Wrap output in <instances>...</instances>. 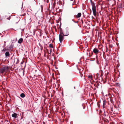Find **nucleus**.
I'll list each match as a JSON object with an SVG mask.
<instances>
[{"label":"nucleus","instance_id":"nucleus-1","mask_svg":"<svg viewBox=\"0 0 124 124\" xmlns=\"http://www.w3.org/2000/svg\"><path fill=\"white\" fill-rule=\"evenodd\" d=\"M91 5L92 6V9L93 15L96 16V7L94 3L92 2V0H90Z\"/></svg>","mask_w":124,"mask_h":124},{"label":"nucleus","instance_id":"nucleus-2","mask_svg":"<svg viewBox=\"0 0 124 124\" xmlns=\"http://www.w3.org/2000/svg\"><path fill=\"white\" fill-rule=\"evenodd\" d=\"M69 34V32L68 31L67 32L66 34L64 35L63 34V33L61 32V34H60L59 35V40L61 43L62 42L63 40L64 39V36H68Z\"/></svg>","mask_w":124,"mask_h":124},{"label":"nucleus","instance_id":"nucleus-3","mask_svg":"<svg viewBox=\"0 0 124 124\" xmlns=\"http://www.w3.org/2000/svg\"><path fill=\"white\" fill-rule=\"evenodd\" d=\"M8 69V66H5L1 68L0 69V74H3L4 72L7 71Z\"/></svg>","mask_w":124,"mask_h":124},{"label":"nucleus","instance_id":"nucleus-4","mask_svg":"<svg viewBox=\"0 0 124 124\" xmlns=\"http://www.w3.org/2000/svg\"><path fill=\"white\" fill-rule=\"evenodd\" d=\"M93 52L95 54H96L99 52V51L97 48H95L93 50Z\"/></svg>","mask_w":124,"mask_h":124},{"label":"nucleus","instance_id":"nucleus-5","mask_svg":"<svg viewBox=\"0 0 124 124\" xmlns=\"http://www.w3.org/2000/svg\"><path fill=\"white\" fill-rule=\"evenodd\" d=\"M17 114L16 113H14L13 114H12V117L14 118V119L16 118L17 117Z\"/></svg>","mask_w":124,"mask_h":124},{"label":"nucleus","instance_id":"nucleus-6","mask_svg":"<svg viewBox=\"0 0 124 124\" xmlns=\"http://www.w3.org/2000/svg\"><path fill=\"white\" fill-rule=\"evenodd\" d=\"M5 55L6 57L7 58L9 57L10 56V54L9 52L7 51L5 53Z\"/></svg>","mask_w":124,"mask_h":124},{"label":"nucleus","instance_id":"nucleus-7","mask_svg":"<svg viewBox=\"0 0 124 124\" xmlns=\"http://www.w3.org/2000/svg\"><path fill=\"white\" fill-rule=\"evenodd\" d=\"M122 4H120L118 6L117 9H119V10H122Z\"/></svg>","mask_w":124,"mask_h":124},{"label":"nucleus","instance_id":"nucleus-8","mask_svg":"<svg viewBox=\"0 0 124 124\" xmlns=\"http://www.w3.org/2000/svg\"><path fill=\"white\" fill-rule=\"evenodd\" d=\"M1 50L2 52H5L6 51L9 50V49L8 48H7V47H6L5 48Z\"/></svg>","mask_w":124,"mask_h":124},{"label":"nucleus","instance_id":"nucleus-9","mask_svg":"<svg viewBox=\"0 0 124 124\" xmlns=\"http://www.w3.org/2000/svg\"><path fill=\"white\" fill-rule=\"evenodd\" d=\"M23 41V39L22 38H21L18 40V42L19 44H21Z\"/></svg>","mask_w":124,"mask_h":124},{"label":"nucleus","instance_id":"nucleus-10","mask_svg":"<svg viewBox=\"0 0 124 124\" xmlns=\"http://www.w3.org/2000/svg\"><path fill=\"white\" fill-rule=\"evenodd\" d=\"M81 13H78L77 15V18H79L81 16Z\"/></svg>","mask_w":124,"mask_h":124},{"label":"nucleus","instance_id":"nucleus-11","mask_svg":"<svg viewBox=\"0 0 124 124\" xmlns=\"http://www.w3.org/2000/svg\"><path fill=\"white\" fill-rule=\"evenodd\" d=\"M20 96L22 98H23L25 97V95L23 93H22L20 94Z\"/></svg>","mask_w":124,"mask_h":124},{"label":"nucleus","instance_id":"nucleus-12","mask_svg":"<svg viewBox=\"0 0 124 124\" xmlns=\"http://www.w3.org/2000/svg\"><path fill=\"white\" fill-rule=\"evenodd\" d=\"M13 46L14 45H13L12 44L11 45H10L9 47V48H8V49H9V50L12 48L13 47Z\"/></svg>","mask_w":124,"mask_h":124},{"label":"nucleus","instance_id":"nucleus-13","mask_svg":"<svg viewBox=\"0 0 124 124\" xmlns=\"http://www.w3.org/2000/svg\"><path fill=\"white\" fill-rule=\"evenodd\" d=\"M106 102V100L104 99L103 100V108H104V106L105 105V103Z\"/></svg>","mask_w":124,"mask_h":124},{"label":"nucleus","instance_id":"nucleus-14","mask_svg":"<svg viewBox=\"0 0 124 124\" xmlns=\"http://www.w3.org/2000/svg\"><path fill=\"white\" fill-rule=\"evenodd\" d=\"M108 114V113L107 112H106L105 111H104V116H107Z\"/></svg>","mask_w":124,"mask_h":124},{"label":"nucleus","instance_id":"nucleus-15","mask_svg":"<svg viewBox=\"0 0 124 124\" xmlns=\"http://www.w3.org/2000/svg\"><path fill=\"white\" fill-rule=\"evenodd\" d=\"M88 78H90L91 79H92V77L91 76V75H88Z\"/></svg>","mask_w":124,"mask_h":124},{"label":"nucleus","instance_id":"nucleus-16","mask_svg":"<svg viewBox=\"0 0 124 124\" xmlns=\"http://www.w3.org/2000/svg\"><path fill=\"white\" fill-rule=\"evenodd\" d=\"M49 46L50 47L52 48H53V45L52 44H50L49 45Z\"/></svg>","mask_w":124,"mask_h":124},{"label":"nucleus","instance_id":"nucleus-17","mask_svg":"<svg viewBox=\"0 0 124 124\" xmlns=\"http://www.w3.org/2000/svg\"><path fill=\"white\" fill-rule=\"evenodd\" d=\"M61 32L63 33L62 31V29L61 28H60V34H61Z\"/></svg>","mask_w":124,"mask_h":124},{"label":"nucleus","instance_id":"nucleus-18","mask_svg":"<svg viewBox=\"0 0 124 124\" xmlns=\"http://www.w3.org/2000/svg\"><path fill=\"white\" fill-rule=\"evenodd\" d=\"M39 46L41 47L40 49L41 50H42V49L43 48H42V46L40 44V43H39Z\"/></svg>","mask_w":124,"mask_h":124},{"label":"nucleus","instance_id":"nucleus-19","mask_svg":"<svg viewBox=\"0 0 124 124\" xmlns=\"http://www.w3.org/2000/svg\"><path fill=\"white\" fill-rule=\"evenodd\" d=\"M78 21H75V22H74V23H78Z\"/></svg>","mask_w":124,"mask_h":124},{"label":"nucleus","instance_id":"nucleus-20","mask_svg":"<svg viewBox=\"0 0 124 124\" xmlns=\"http://www.w3.org/2000/svg\"><path fill=\"white\" fill-rule=\"evenodd\" d=\"M10 16H9V17L7 18V19L8 20H9L10 19Z\"/></svg>","mask_w":124,"mask_h":124},{"label":"nucleus","instance_id":"nucleus-21","mask_svg":"<svg viewBox=\"0 0 124 124\" xmlns=\"http://www.w3.org/2000/svg\"><path fill=\"white\" fill-rule=\"evenodd\" d=\"M6 42L5 41L4 42V47L5 46V45H6Z\"/></svg>","mask_w":124,"mask_h":124},{"label":"nucleus","instance_id":"nucleus-22","mask_svg":"<svg viewBox=\"0 0 124 124\" xmlns=\"http://www.w3.org/2000/svg\"><path fill=\"white\" fill-rule=\"evenodd\" d=\"M72 21L73 22H75V21L74 20V19H72Z\"/></svg>","mask_w":124,"mask_h":124},{"label":"nucleus","instance_id":"nucleus-23","mask_svg":"<svg viewBox=\"0 0 124 124\" xmlns=\"http://www.w3.org/2000/svg\"><path fill=\"white\" fill-rule=\"evenodd\" d=\"M52 51V49H50V53H51V52Z\"/></svg>","mask_w":124,"mask_h":124},{"label":"nucleus","instance_id":"nucleus-24","mask_svg":"<svg viewBox=\"0 0 124 124\" xmlns=\"http://www.w3.org/2000/svg\"><path fill=\"white\" fill-rule=\"evenodd\" d=\"M46 1L47 3H48L49 1V0H46Z\"/></svg>","mask_w":124,"mask_h":124},{"label":"nucleus","instance_id":"nucleus-25","mask_svg":"<svg viewBox=\"0 0 124 124\" xmlns=\"http://www.w3.org/2000/svg\"><path fill=\"white\" fill-rule=\"evenodd\" d=\"M48 53V54H49V55H51V53Z\"/></svg>","mask_w":124,"mask_h":124},{"label":"nucleus","instance_id":"nucleus-26","mask_svg":"<svg viewBox=\"0 0 124 124\" xmlns=\"http://www.w3.org/2000/svg\"><path fill=\"white\" fill-rule=\"evenodd\" d=\"M101 76H102V73L103 72V71H102L101 70Z\"/></svg>","mask_w":124,"mask_h":124},{"label":"nucleus","instance_id":"nucleus-27","mask_svg":"<svg viewBox=\"0 0 124 124\" xmlns=\"http://www.w3.org/2000/svg\"><path fill=\"white\" fill-rule=\"evenodd\" d=\"M24 70L23 71V75H24Z\"/></svg>","mask_w":124,"mask_h":124},{"label":"nucleus","instance_id":"nucleus-28","mask_svg":"<svg viewBox=\"0 0 124 124\" xmlns=\"http://www.w3.org/2000/svg\"><path fill=\"white\" fill-rule=\"evenodd\" d=\"M111 111H113V107H112L111 108Z\"/></svg>","mask_w":124,"mask_h":124},{"label":"nucleus","instance_id":"nucleus-29","mask_svg":"<svg viewBox=\"0 0 124 124\" xmlns=\"http://www.w3.org/2000/svg\"><path fill=\"white\" fill-rule=\"evenodd\" d=\"M108 65V64H107V63H106V65H105V67H106V66H107Z\"/></svg>","mask_w":124,"mask_h":124},{"label":"nucleus","instance_id":"nucleus-30","mask_svg":"<svg viewBox=\"0 0 124 124\" xmlns=\"http://www.w3.org/2000/svg\"><path fill=\"white\" fill-rule=\"evenodd\" d=\"M23 63V62H21V64H22Z\"/></svg>","mask_w":124,"mask_h":124},{"label":"nucleus","instance_id":"nucleus-31","mask_svg":"<svg viewBox=\"0 0 124 124\" xmlns=\"http://www.w3.org/2000/svg\"><path fill=\"white\" fill-rule=\"evenodd\" d=\"M83 21H82V23H83Z\"/></svg>","mask_w":124,"mask_h":124},{"label":"nucleus","instance_id":"nucleus-32","mask_svg":"<svg viewBox=\"0 0 124 124\" xmlns=\"http://www.w3.org/2000/svg\"><path fill=\"white\" fill-rule=\"evenodd\" d=\"M90 10L91 11V13L92 12V11H91V9H90Z\"/></svg>","mask_w":124,"mask_h":124},{"label":"nucleus","instance_id":"nucleus-33","mask_svg":"<svg viewBox=\"0 0 124 124\" xmlns=\"http://www.w3.org/2000/svg\"><path fill=\"white\" fill-rule=\"evenodd\" d=\"M97 75H99V74H98V73H97Z\"/></svg>","mask_w":124,"mask_h":124},{"label":"nucleus","instance_id":"nucleus-34","mask_svg":"<svg viewBox=\"0 0 124 124\" xmlns=\"http://www.w3.org/2000/svg\"><path fill=\"white\" fill-rule=\"evenodd\" d=\"M114 114H116V113L114 112Z\"/></svg>","mask_w":124,"mask_h":124},{"label":"nucleus","instance_id":"nucleus-35","mask_svg":"<svg viewBox=\"0 0 124 124\" xmlns=\"http://www.w3.org/2000/svg\"><path fill=\"white\" fill-rule=\"evenodd\" d=\"M44 0V1H46V0Z\"/></svg>","mask_w":124,"mask_h":124},{"label":"nucleus","instance_id":"nucleus-36","mask_svg":"<svg viewBox=\"0 0 124 124\" xmlns=\"http://www.w3.org/2000/svg\"><path fill=\"white\" fill-rule=\"evenodd\" d=\"M61 26V25L60 24V27Z\"/></svg>","mask_w":124,"mask_h":124},{"label":"nucleus","instance_id":"nucleus-37","mask_svg":"<svg viewBox=\"0 0 124 124\" xmlns=\"http://www.w3.org/2000/svg\"><path fill=\"white\" fill-rule=\"evenodd\" d=\"M83 109H85V108L84 107H83Z\"/></svg>","mask_w":124,"mask_h":124},{"label":"nucleus","instance_id":"nucleus-38","mask_svg":"<svg viewBox=\"0 0 124 124\" xmlns=\"http://www.w3.org/2000/svg\"><path fill=\"white\" fill-rule=\"evenodd\" d=\"M77 25H78V26H79V25H78V24H77Z\"/></svg>","mask_w":124,"mask_h":124},{"label":"nucleus","instance_id":"nucleus-39","mask_svg":"<svg viewBox=\"0 0 124 124\" xmlns=\"http://www.w3.org/2000/svg\"><path fill=\"white\" fill-rule=\"evenodd\" d=\"M98 106H99V105H98Z\"/></svg>","mask_w":124,"mask_h":124},{"label":"nucleus","instance_id":"nucleus-40","mask_svg":"<svg viewBox=\"0 0 124 124\" xmlns=\"http://www.w3.org/2000/svg\"><path fill=\"white\" fill-rule=\"evenodd\" d=\"M18 23V22H16V23Z\"/></svg>","mask_w":124,"mask_h":124},{"label":"nucleus","instance_id":"nucleus-41","mask_svg":"<svg viewBox=\"0 0 124 124\" xmlns=\"http://www.w3.org/2000/svg\"><path fill=\"white\" fill-rule=\"evenodd\" d=\"M8 124H9V123H8Z\"/></svg>","mask_w":124,"mask_h":124},{"label":"nucleus","instance_id":"nucleus-42","mask_svg":"<svg viewBox=\"0 0 124 124\" xmlns=\"http://www.w3.org/2000/svg\"><path fill=\"white\" fill-rule=\"evenodd\" d=\"M74 88H75V87H74Z\"/></svg>","mask_w":124,"mask_h":124},{"label":"nucleus","instance_id":"nucleus-43","mask_svg":"<svg viewBox=\"0 0 124 124\" xmlns=\"http://www.w3.org/2000/svg\"><path fill=\"white\" fill-rule=\"evenodd\" d=\"M104 69H105V67H104Z\"/></svg>","mask_w":124,"mask_h":124},{"label":"nucleus","instance_id":"nucleus-44","mask_svg":"<svg viewBox=\"0 0 124 124\" xmlns=\"http://www.w3.org/2000/svg\"><path fill=\"white\" fill-rule=\"evenodd\" d=\"M7 122H8V120H7Z\"/></svg>","mask_w":124,"mask_h":124}]
</instances>
